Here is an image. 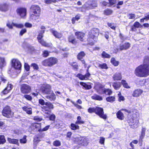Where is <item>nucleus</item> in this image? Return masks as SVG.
I'll return each mask as SVG.
<instances>
[{
  "label": "nucleus",
  "instance_id": "nucleus-1",
  "mask_svg": "<svg viewBox=\"0 0 149 149\" xmlns=\"http://www.w3.org/2000/svg\"><path fill=\"white\" fill-rule=\"evenodd\" d=\"M135 75L140 77H146L149 75V68L148 65L143 64L137 67L134 72Z\"/></svg>",
  "mask_w": 149,
  "mask_h": 149
},
{
  "label": "nucleus",
  "instance_id": "nucleus-2",
  "mask_svg": "<svg viewBox=\"0 0 149 149\" xmlns=\"http://www.w3.org/2000/svg\"><path fill=\"white\" fill-rule=\"evenodd\" d=\"M99 30L97 28H93L88 33V41H90V39H95L99 35Z\"/></svg>",
  "mask_w": 149,
  "mask_h": 149
},
{
  "label": "nucleus",
  "instance_id": "nucleus-3",
  "mask_svg": "<svg viewBox=\"0 0 149 149\" xmlns=\"http://www.w3.org/2000/svg\"><path fill=\"white\" fill-rule=\"evenodd\" d=\"M2 114L5 117L10 118L13 116V113L11 111L10 107L7 106L5 107L3 109Z\"/></svg>",
  "mask_w": 149,
  "mask_h": 149
},
{
  "label": "nucleus",
  "instance_id": "nucleus-4",
  "mask_svg": "<svg viewBox=\"0 0 149 149\" xmlns=\"http://www.w3.org/2000/svg\"><path fill=\"white\" fill-rule=\"evenodd\" d=\"M95 113L100 118L104 119H106L107 118V115L106 114H104L103 109L102 108L98 107H96Z\"/></svg>",
  "mask_w": 149,
  "mask_h": 149
},
{
  "label": "nucleus",
  "instance_id": "nucleus-5",
  "mask_svg": "<svg viewBox=\"0 0 149 149\" xmlns=\"http://www.w3.org/2000/svg\"><path fill=\"white\" fill-rule=\"evenodd\" d=\"M12 65L16 70H20L22 67L21 62L18 60L13 59L12 60Z\"/></svg>",
  "mask_w": 149,
  "mask_h": 149
},
{
  "label": "nucleus",
  "instance_id": "nucleus-6",
  "mask_svg": "<svg viewBox=\"0 0 149 149\" xmlns=\"http://www.w3.org/2000/svg\"><path fill=\"white\" fill-rule=\"evenodd\" d=\"M31 12L35 14L40 15L41 8L40 7L37 5H32L31 7Z\"/></svg>",
  "mask_w": 149,
  "mask_h": 149
},
{
  "label": "nucleus",
  "instance_id": "nucleus-7",
  "mask_svg": "<svg viewBox=\"0 0 149 149\" xmlns=\"http://www.w3.org/2000/svg\"><path fill=\"white\" fill-rule=\"evenodd\" d=\"M21 92L23 93H29L31 90V87L29 85L23 84L21 86Z\"/></svg>",
  "mask_w": 149,
  "mask_h": 149
},
{
  "label": "nucleus",
  "instance_id": "nucleus-8",
  "mask_svg": "<svg viewBox=\"0 0 149 149\" xmlns=\"http://www.w3.org/2000/svg\"><path fill=\"white\" fill-rule=\"evenodd\" d=\"M128 121L131 127L134 128H137L138 127L139 120H134L133 118H131L128 120Z\"/></svg>",
  "mask_w": 149,
  "mask_h": 149
},
{
  "label": "nucleus",
  "instance_id": "nucleus-9",
  "mask_svg": "<svg viewBox=\"0 0 149 149\" xmlns=\"http://www.w3.org/2000/svg\"><path fill=\"white\" fill-rule=\"evenodd\" d=\"M16 11L17 14L22 17H24L26 15V10L25 8H18L17 9Z\"/></svg>",
  "mask_w": 149,
  "mask_h": 149
},
{
  "label": "nucleus",
  "instance_id": "nucleus-10",
  "mask_svg": "<svg viewBox=\"0 0 149 149\" xmlns=\"http://www.w3.org/2000/svg\"><path fill=\"white\" fill-rule=\"evenodd\" d=\"M51 87L49 84L44 85L42 88V93L44 94H49L51 91Z\"/></svg>",
  "mask_w": 149,
  "mask_h": 149
},
{
  "label": "nucleus",
  "instance_id": "nucleus-11",
  "mask_svg": "<svg viewBox=\"0 0 149 149\" xmlns=\"http://www.w3.org/2000/svg\"><path fill=\"white\" fill-rule=\"evenodd\" d=\"M95 88L97 92L99 94H102V92L104 89L103 86L100 83H98L96 84Z\"/></svg>",
  "mask_w": 149,
  "mask_h": 149
},
{
  "label": "nucleus",
  "instance_id": "nucleus-12",
  "mask_svg": "<svg viewBox=\"0 0 149 149\" xmlns=\"http://www.w3.org/2000/svg\"><path fill=\"white\" fill-rule=\"evenodd\" d=\"M143 91L140 89H137L135 90L133 92L132 95L135 97H139L143 93Z\"/></svg>",
  "mask_w": 149,
  "mask_h": 149
},
{
  "label": "nucleus",
  "instance_id": "nucleus-13",
  "mask_svg": "<svg viewBox=\"0 0 149 149\" xmlns=\"http://www.w3.org/2000/svg\"><path fill=\"white\" fill-rule=\"evenodd\" d=\"M50 31L56 38H61L62 36V33L58 32L54 29H51Z\"/></svg>",
  "mask_w": 149,
  "mask_h": 149
},
{
  "label": "nucleus",
  "instance_id": "nucleus-14",
  "mask_svg": "<svg viewBox=\"0 0 149 149\" xmlns=\"http://www.w3.org/2000/svg\"><path fill=\"white\" fill-rule=\"evenodd\" d=\"M130 44L129 42H125L124 44L120 45L119 47V49L120 51L126 50L129 48Z\"/></svg>",
  "mask_w": 149,
  "mask_h": 149
},
{
  "label": "nucleus",
  "instance_id": "nucleus-15",
  "mask_svg": "<svg viewBox=\"0 0 149 149\" xmlns=\"http://www.w3.org/2000/svg\"><path fill=\"white\" fill-rule=\"evenodd\" d=\"M48 94H49L48 95L46 96L47 99H49L51 101H54L56 99V95L53 91H52L50 94V93Z\"/></svg>",
  "mask_w": 149,
  "mask_h": 149
},
{
  "label": "nucleus",
  "instance_id": "nucleus-16",
  "mask_svg": "<svg viewBox=\"0 0 149 149\" xmlns=\"http://www.w3.org/2000/svg\"><path fill=\"white\" fill-rule=\"evenodd\" d=\"M8 5L6 3L0 4V10L2 11H6L8 8Z\"/></svg>",
  "mask_w": 149,
  "mask_h": 149
},
{
  "label": "nucleus",
  "instance_id": "nucleus-17",
  "mask_svg": "<svg viewBox=\"0 0 149 149\" xmlns=\"http://www.w3.org/2000/svg\"><path fill=\"white\" fill-rule=\"evenodd\" d=\"M49 58L51 67L57 63L58 60L56 58L54 57H51Z\"/></svg>",
  "mask_w": 149,
  "mask_h": 149
},
{
  "label": "nucleus",
  "instance_id": "nucleus-18",
  "mask_svg": "<svg viewBox=\"0 0 149 149\" xmlns=\"http://www.w3.org/2000/svg\"><path fill=\"white\" fill-rule=\"evenodd\" d=\"M75 34L78 39H79L81 41H82L84 35V34L83 33L81 32H76L75 33Z\"/></svg>",
  "mask_w": 149,
  "mask_h": 149
},
{
  "label": "nucleus",
  "instance_id": "nucleus-19",
  "mask_svg": "<svg viewBox=\"0 0 149 149\" xmlns=\"http://www.w3.org/2000/svg\"><path fill=\"white\" fill-rule=\"evenodd\" d=\"M113 78L114 81L120 80L122 78V76L120 73H116L114 74Z\"/></svg>",
  "mask_w": 149,
  "mask_h": 149
},
{
  "label": "nucleus",
  "instance_id": "nucleus-20",
  "mask_svg": "<svg viewBox=\"0 0 149 149\" xmlns=\"http://www.w3.org/2000/svg\"><path fill=\"white\" fill-rule=\"evenodd\" d=\"M40 15L33 13L30 15V19L32 21H35L38 18Z\"/></svg>",
  "mask_w": 149,
  "mask_h": 149
},
{
  "label": "nucleus",
  "instance_id": "nucleus-21",
  "mask_svg": "<svg viewBox=\"0 0 149 149\" xmlns=\"http://www.w3.org/2000/svg\"><path fill=\"white\" fill-rule=\"evenodd\" d=\"M146 130V129L145 128H142L141 130V134L140 136L139 139V141L140 142H141L143 141V139L144 138L145 135Z\"/></svg>",
  "mask_w": 149,
  "mask_h": 149
},
{
  "label": "nucleus",
  "instance_id": "nucleus-22",
  "mask_svg": "<svg viewBox=\"0 0 149 149\" xmlns=\"http://www.w3.org/2000/svg\"><path fill=\"white\" fill-rule=\"evenodd\" d=\"M122 85L121 84L118 82L113 83L112 86L115 90H118Z\"/></svg>",
  "mask_w": 149,
  "mask_h": 149
},
{
  "label": "nucleus",
  "instance_id": "nucleus-23",
  "mask_svg": "<svg viewBox=\"0 0 149 149\" xmlns=\"http://www.w3.org/2000/svg\"><path fill=\"white\" fill-rule=\"evenodd\" d=\"M22 109L29 114H31L32 113V109L31 107H28L26 106H24L22 107Z\"/></svg>",
  "mask_w": 149,
  "mask_h": 149
},
{
  "label": "nucleus",
  "instance_id": "nucleus-24",
  "mask_svg": "<svg viewBox=\"0 0 149 149\" xmlns=\"http://www.w3.org/2000/svg\"><path fill=\"white\" fill-rule=\"evenodd\" d=\"M116 116L117 118L120 120H123L124 119V114L120 111H119L117 112Z\"/></svg>",
  "mask_w": 149,
  "mask_h": 149
},
{
  "label": "nucleus",
  "instance_id": "nucleus-25",
  "mask_svg": "<svg viewBox=\"0 0 149 149\" xmlns=\"http://www.w3.org/2000/svg\"><path fill=\"white\" fill-rule=\"evenodd\" d=\"M79 140L80 141H79V142L80 143H81L82 145L86 146L87 145V141L85 138L83 137L80 138L79 139Z\"/></svg>",
  "mask_w": 149,
  "mask_h": 149
},
{
  "label": "nucleus",
  "instance_id": "nucleus-26",
  "mask_svg": "<svg viewBox=\"0 0 149 149\" xmlns=\"http://www.w3.org/2000/svg\"><path fill=\"white\" fill-rule=\"evenodd\" d=\"M85 54L84 52H81L77 55V58L79 60H81L85 56Z\"/></svg>",
  "mask_w": 149,
  "mask_h": 149
},
{
  "label": "nucleus",
  "instance_id": "nucleus-27",
  "mask_svg": "<svg viewBox=\"0 0 149 149\" xmlns=\"http://www.w3.org/2000/svg\"><path fill=\"white\" fill-rule=\"evenodd\" d=\"M49 58L45 60L42 62V65L46 67H51Z\"/></svg>",
  "mask_w": 149,
  "mask_h": 149
},
{
  "label": "nucleus",
  "instance_id": "nucleus-28",
  "mask_svg": "<svg viewBox=\"0 0 149 149\" xmlns=\"http://www.w3.org/2000/svg\"><path fill=\"white\" fill-rule=\"evenodd\" d=\"M92 98L93 99L96 100H102V98L101 96L97 95L96 94H94L92 96Z\"/></svg>",
  "mask_w": 149,
  "mask_h": 149
},
{
  "label": "nucleus",
  "instance_id": "nucleus-29",
  "mask_svg": "<svg viewBox=\"0 0 149 149\" xmlns=\"http://www.w3.org/2000/svg\"><path fill=\"white\" fill-rule=\"evenodd\" d=\"M80 84L84 87L85 89L89 90L91 89L92 87L90 85H88L86 83L81 82H80Z\"/></svg>",
  "mask_w": 149,
  "mask_h": 149
},
{
  "label": "nucleus",
  "instance_id": "nucleus-30",
  "mask_svg": "<svg viewBox=\"0 0 149 149\" xmlns=\"http://www.w3.org/2000/svg\"><path fill=\"white\" fill-rule=\"evenodd\" d=\"M6 65L5 58H3L0 57V68H2Z\"/></svg>",
  "mask_w": 149,
  "mask_h": 149
},
{
  "label": "nucleus",
  "instance_id": "nucleus-31",
  "mask_svg": "<svg viewBox=\"0 0 149 149\" xmlns=\"http://www.w3.org/2000/svg\"><path fill=\"white\" fill-rule=\"evenodd\" d=\"M84 123V122L82 120L81 117L80 116H78L77 117V120L75 123L77 124H83Z\"/></svg>",
  "mask_w": 149,
  "mask_h": 149
},
{
  "label": "nucleus",
  "instance_id": "nucleus-32",
  "mask_svg": "<svg viewBox=\"0 0 149 149\" xmlns=\"http://www.w3.org/2000/svg\"><path fill=\"white\" fill-rule=\"evenodd\" d=\"M112 91L111 90L109 89H105L104 88L102 92V94L105 93L106 95H110L112 93Z\"/></svg>",
  "mask_w": 149,
  "mask_h": 149
},
{
  "label": "nucleus",
  "instance_id": "nucleus-33",
  "mask_svg": "<svg viewBox=\"0 0 149 149\" xmlns=\"http://www.w3.org/2000/svg\"><path fill=\"white\" fill-rule=\"evenodd\" d=\"M111 63L115 66H118L119 64V62L116 61L115 60V59L114 58H111Z\"/></svg>",
  "mask_w": 149,
  "mask_h": 149
},
{
  "label": "nucleus",
  "instance_id": "nucleus-34",
  "mask_svg": "<svg viewBox=\"0 0 149 149\" xmlns=\"http://www.w3.org/2000/svg\"><path fill=\"white\" fill-rule=\"evenodd\" d=\"M8 140L9 142L12 143L17 144L18 143V140L16 139H12L10 138H8Z\"/></svg>",
  "mask_w": 149,
  "mask_h": 149
},
{
  "label": "nucleus",
  "instance_id": "nucleus-35",
  "mask_svg": "<svg viewBox=\"0 0 149 149\" xmlns=\"http://www.w3.org/2000/svg\"><path fill=\"white\" fill-rule=\"evenodd\" d=\"M101 55L102 57L104 58H110L111 57V56L104 51L102 52Z\"/></svg>",
  "mask_w": 149,
  "mask_h": 149
},
{
  "label": "nucleus",
  "instance_id": "nucleus-36",
  "mask_svg": "<svg viewBox=\"0 0 149 149\" xmlns=\"http://www.w3.org/2000/svg\"><path fill=\"white\" fill-rule=\"evenodd\" d=\"M115 97L114 96H110L107 97L106 100L107 102H112L115 100Z\"/></svg>",
  "mask_w": 149,
  "mask_h": 149
},
{
  "label": "nucleus",
  "instance_id": "nucleus-37",
  "mask_svg": "<svg viewBox=\"0 0 149 149\" xmlns=\"http://www.w3.org/2000/svg\"><path fill=\"white\" fill-rule=\"evenodd\" d=\"M71 128L73 130H75L77 129H78L79 128V127L78 125H76L72 123L71 124Z\"/></svg>",
  "mask_w": 149,
  "mask_h": 149
},
{
  "label": "nucleus",
  "instance_id": "nucleus-38",
  "mask_svg": "<svg viewBox=\"0 0 149 149\" xmlns=\"http://www.w3.org/2000/svg\"><path fill=\"white\" fill-rule=\"evenodd\" d=\"M6 141L4 136L2 135H0V144H4Z\"/></svg>",
  "mask_w": 149,
  "mask_h": 149
},
{
  "label": "nucleus",
  "instance_id": "nucleus-39",
  "mask_svg": "<svg viewBox=\"0 0 149 149\" xmlns=\"http://www.w3.org/2000/svg\"><path fill=\"white\" fill-rule=\"evenodd\" d=\"M98 67L102 69H107L108 68L107 64L105 63H104L102 64H99L98 65Z\"/></svg>",
  "mask_w": 149,
  "mask_h": 149
},
{
  "label": "nucleus",
  "instance_id": "nucleus-40",
  "mask_svg": "<svg viewBox=\"0 0 149 149\" xmlns=\"http://www.w3.org/2000/svg\"><path fill=\"white\" fill-rule=\"evenodd\" d=\"M68 40L69 42H70L73 44H74L75 38L73 36L71 35L69 37Z\"/></svg>",
  "mask_w": 149,
  "mask_h": 149
},
{
  "label": "nucleus",
  "instance_id": "nucleus-41",
  "mask_svg": "<svg viewBox=\"0 0 149 149\" xmlns=\"http://www.w3.org/2000/svg\"><path fill=\"white\" fill-rule=\"evenodd\" d=\"M14 23L11 22H10L8 21L6 24V26L10 29H13Z\"/></svg>",
  "mask_w": 149,
  "mask_h": 149
},
{
  "label": "nucleus",
  "instance_id": "nucleus-42",
  "mask_svg": "<svg viewBox=\"0 0 149 149\" xmlns=\"http://www.w3.org/2000/svg\"><path fill=\"white\" fill-rule=\"evenodd\" d=\"M45 105L46 106L48 107L49 108L50 110V109H53L54 108L53 105L50 102H46L45 103Z\"/></svg>",
  "mask_w": 149,
  "mask_h": 149
},
{
  "label": "nucleus",
  "instance_id": "nucleus-43",
  "mask_svg": "<svg viewBox=\"0 0 149 149\" xmlns=\"http://www.w3.org/2000/svg\"><path fill=\"white\" fill-rule=\"evenodd\" d=\"M122 83L123 86L126 88H130V87L128 85V84L127 83L126 81L123 80L122 81Z\"/></svg>",
  "mask_w": 149,
  "mask_h": 149
},
{
  "label": "nucleus",
  "instance_id": "nucleus-44",
  "mask_svg": "<svg viewBox=\"0 0 149 149\" xmlns=\"http://www.w3.org/2000/svg\"><path fill=\"white\" fill-rule=\"evenodd\" d=\"M53 145L54 146H61V143L60 141L56 140L53 142Z\"/></svg>",
  "mask_w": 149,
  "mask_h": 149
},
{
  "label": "nucleus",
  "instance_id": "nucleus-45",
  "mask_svg": "<svg viewBox=\"0 0 149 149\" xmlns=\"http://www.w3.org/2000/svg\"><path fill=\"white\" fill-rule=\"evenodd\" d=\"M13 26L17 28H22L24 26V25L22 24L14 23Z\"/></svg>",
  "mask_w": 149,
  "mask_h": 149
},
{
  "label": "nucleus",
  "instance_id": "nucleus-46",
  "mask_svg": "<svg viewBox=\"0 0 149 149\" xmlns=\"http://www.w3.org/2000/svg\"><path fill=\"white\" fill-rule=\"evenodd\" d=\"M38 42L40 43L42 45L45 47H48V44L46 43L43 39L40 40V41H38Z\"/></svg>",
  "mask_w": 149,
  "mask_h": 149
},
{
  "label": "nucleus",
  "instance_id": "nucleus-47",
  "mask_svg": "<svg viewBox=\"0 0 149 149\" xmlns=\"http://www.w3.org/2000/svg\"><path fill=\"white\" fill-rule=\"evenodd\" d=\"M95 110L96 107L90 108L88 109V111L90 113L93 112L95 113Z\"/></svg>",
  "mask_w": 149,
  "mask_h": 149
},
{
  "label": "nucleus",
  "instance_id": "nucleus-48",
  "mask_svg": "<svg viewBox=\"0 0 149 149\" xmlns=\"http://www.w3.org/2000/svg\"><path fill=\"white\" fill-rule=\"evenodd\" d=\"M31 66L33 67V68L35 70H38L39 69V67L38 65L36 63H32Z\"/></svg>",
  "mask_w": 149,
  "mask_h": 149
},
{
  "label": "nucleus",
  "instance_id": "nucleus-49",
  "mask_svg": "<svg viewBox=\"0 0 149 149\" xmlns=\"http://www.w3.org/2000/svg\"><path fill=\"white\" fill-rule=\"evenodd\" d=\"M127 17L130 19H134L135 17V15L134 14L130 13L128 14Z\"/></svg>",
  "mask_w": 149,
  "mask_h": 149
},
{
  "label": "nucleus",
  "instance_id": "nucleus-50",
  "mask_svg": "<svg viewBox=\"0 0 149 149\" xmlns=\"http://www.w3.org/2000/svg\"><path fill=\"white\" fill-rule=\"evenodd\" d=\"M134 26L136 28H139L141 27L142 26L141 25V24L138 22H136L134 23Z\"/></svg>",
  "mask_w": 149,
  "mask_h": 149
},
{
  "label": "nucleus",
  "instance_id": "nucleus-51",
  "mask_svg": "<svg viewBox=\"0 0 149 149\" xmlns=\"http://www.w3.org/2000/svg\"><path fill=\"white\" fill-rule=\"evenodd\" d=\"M50 125H47L44 128L42 129H40L38 130L39 132L40 131H44L47 130L49 128Z\"/></svg>",
  "mask_w": 149,
  "mask_h": 149
},
{
  "label": "nucleus",
  "instance_id": "nucleus-52",
  "mask_svg": "<svg viewBox=\"0 0 149 149\" xmlns=\"http://www.w3.org/2000/svg\"><path fill=\"white\" fill-rule=\"evenodd\" d=\"M112 13V11L110 10H106L104 11V14L106 15H110Z\"/></svg>",
  "mask_w": 149,
  "mask_h": 149
},
{
  "label": "nucleus",
  "instance_id": "nucleus-53",
  "mask_svg": "<svg viewBox=\"0 0 149 149\" xmlns=\"http://www.w3.org/2000/svg\"><path fill=\"white\" fill-rule=\"evenodd\" d=\"M88 4H89V8L90 9H92L94 8V7H96L97 5L96 3H94L92 4H91L89 2H88Z\"/></svg>",
  "mask_w": 149,
  "mask_h": 149
},
{
  "label": "nucleus",
  "instance_id": "nucleus-54",
  "mask_svg": "<svg viewBox=\"0 0 149 149\" xmlns=\"http://www.w3.org/2000/svg\"><path fill=\"white\" fill-rule=\"evenodd\" d=\"M77 76L81 80L85 79L84 75H83L81 74H79L77 75Z\"/></svg>",
  "mask_w": 149,
  "mask_h": 149
},
{
  "label": "nucleus",
  "instance_id": "nucleus-55",
  "mask_svg": "<svg viewBox=\"0 0 149 149\" xmlns=\"http://www.w3.org/2000/svg\"><path fill=\"white\" fill-rule=\"evenodd\" d=\"M13 87V86L12 85H11V84L8 83L7 86L6 88L8 91H10L12 89Z\"/></svg>",
  "mask_w": 149,
  "mask_h": 149
},
{
  "label": "nucleus",
  "instance_id": "nucleus-56",
  "mask_svg": "<svg viewBox=\"0 0 149 149\" xmlns=\"http://www.w3.org/2000/svg\"><path fill=\"white\" fill-rule=\"evenodd\" d=\"M34 120L38 121H40L42 120V119L41 117L39 116H36L34 117Z\"/></svg>",
  "mask_w": 149,
  "mask_h": 149
},
{
  "label": "nucleus",
  "instance_id": "nucleus-57",
  "mask_svg": "<svg viewBox=\"0 0 149 149\" xmlns=\"http://www.w3.org/2000/svg\"><path fill=\"white\" fill-rule=\"evenodd\" d=\"M24 68L25 70L27 71L29 70L30 67V66L27 63H25L24 64Z\"/></svg>",
  "mask_w": 149,
  "mask_h": 149
},
{
  "label": "nucleus",
  "instance_id": "nucleus-58",
  "mask_svg": "<svg viewBox=\"0 0 149 149\" xmlns=\"http://www.w3.org/2000/svg\"><path fill=\"white\" fill-rule=\"evenodd\" d=\"M24 97L29 100L31 101L32 100V97L29 95H24Z\"/></svg>",
  "mask_w": 149,
  "mask_h": 149
},
{
  "label": "nucleus",
  "instance_id": "nucleus-59",
  "mask_svg": "<svg viewBox=\"0 0 149 149\" xmlns=\"http://www.w3.org/2000/svg\"><path fill=\"white\" fill-rule=\"evenodd\" d=\"M26 136H24L23 139L20 140V142L22 143H26Z\"/></svg>",
  "mask_w": 149,
  "mask_h": 149
},
{
  "label": "nucleus",
  "instance_id": "nucleus-60",
  "mask_svg": "<svg viewBox=\"0 0 149 149\" xmlns=\"http://www.w3.org/2000/svg\"><path fill=\"white\" fill-rule=\"evenodd\" d=\"M118 101L120 102L121 101H123L124 99V98L121 95V93H119L118 94Z\"/></svg>",
  "mask_w": 149,
  "mask_h": 149
},
{
  "label": "nucleus",
  "instance_id": "nucleus-61",
  "mask_svg": "<svg viewBox=\"0 0 149 149\" xmlns=\"http://www.w3.org/2000/svg\"><path fill=\"white\" fill-rule=\"evenodd\" d=\"M105 141V138L103 137H100L99 143L101 144H104Z\"/></svg>",
  "mask_w": 149,
  "mask_h": 149
},
{
  "label": "nucleus",
  "instance_id": "nucleus-62",
  "mask_svg": "<svg viewBox=\"0 0 149 149\" xmlns=\"http://www.w3.org/2000/svg\"><path fill=\"white\" fill-rule=\"evenodd\" d=\"M42 55H43V56L45 57H47L49 56V52L48 51L45 50L43 52V54Z\"/></svg>",
  "mask_w": 149,
  "mask_h": 149
},
{
  "label": "nucleus",
  "instance_id": "nucleus-63",
  "mask_svg": "<svg viewBox=\"0 0 149 149\" xmlns=\"http://www.w3.org/2000/svg\"><path fill=\"white\" fill-rule=\"evenodd\" d=\"M42 111H49L50 109L47 106H43L42 107Z\"/></svg>",
  "mask_w": 149,
  "mask_h": 149
},
{
  "label": "nucleus",
  "instance_id": "nucleus-64",
  "mask_svg": "<svg viewBox=\"0 0 149 149\" xmlns=\"http://www.w3.org/2000/svg\"><path fill=\"white\" fill-rule=\"evenodd\" d=\"M43 36L42 34H39L38 35L37 39L38 41H40V40H42V38L43 37Z\"/></svg>",
  "mask_w": 149,
  "mask_h": 149
}]
</instances>
